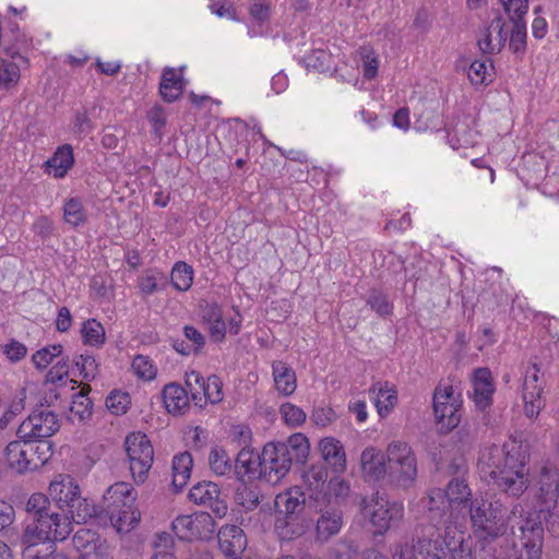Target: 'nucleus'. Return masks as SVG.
Wrapping results in <instances>:
<instances>
[{
    "label": "nucleus",
    "instance_id": "774afa93",
    "mask_svg": "<svg viewBox=\"0 0 559 559\" xmlns=\"http://www.w3.org/2000/svg\"><path fill=\"white\" fill-rule=\"evenodd\" d=\"M4 353L11 361H19L26 356V346L17 341L12 340L4 347Z\"/></svg>",
    "mask_w": 559,
    "mask_h": 559
},
{
    "label": "nucleus",
    "instance_id": "a878e982",
    "mask_svg": "<svg viewBox=\"0 0 559 559\" xmlns=\"http://www.w3.org/2000/svg\"><path fill=\"white\" fill-rule=\"evenodd\" d=\"M369 394L374 401L380 416L389 414L397 402V393L394 385L389 382H376L369 389Z\"/></svg>",
    "mask_w": 559,
    "mask_h": 559
},
{
    "label": "nucleus",
    "instance_id": "680f3d73",
    "mask_svg": "<svg viewBox=\"0 0 559 559\" xmlns=\"http://www.w3.org/2000/svg\"><path fill=\"white\" fill-rule=\"evenodd\" d=\"M95 126L85 111L76 112L73 121V132L84 138L94 130Z\"/></svg>",
    "mask_w": 559,
    "mask_h": 559
},
{
    "label": "nucleus",
    "instance_id": "79ce46f5",
    "mask_svg": "<svg viewBox=\"0 0 559 559\" xmlns=\"http://www.w3.org/2000/svg\"><path fill=\"white\" fill-rule=\"evenodd\" d=\"M492 63L489 59L475 60L468 68V79L473 85H480L491 81Z\"/></svg>",
    "mask_w": 559,
    "mask_h": 559
},
{
    "label": "nucleus",
    "instance_id": "4c0bfd02",
    "mask_svg": "<svg viewBox=\"0 0 559 559\" xmlns=\"http://www.w3.org/2000/svg\"><path fill=\"white\" fill-rule=\"evenodd\" d=\"M194 271L191 265L183 261L175 263L171 270V284L180 292L188 290L193 283Z\"/></svg>",
    "mask_w": 559,
    "mask_h": 559
},
{
    "label": "nucleus",
    "instance_id": "6e6552de",
    "mask_svg": "<svg viewBox=\"0 0 559 559\" xmlns=\"http://www.w3.org/2000/svg\"><path fill=\"white\" fill-rule=\"evenodd\" d=\"M462 394L450 383H440L433 392V413L442 432L456 428L462 418Z\"/></svg>",
    "mask_w": 559,
    "mask_h": 559
},
{
    "label": "nucleus",
    "instance_id": "423d86ee",
    "mask_svg": "<svg viewBox=\"0 0 559 559\" xmlns=\"http://www.w3.org/2000/svg\"><path fill=\"white\" fill-rule=\"evenodd\" d=\"M48 491L59 509L66 510L71 520L78 524L86 523L96 514L95 504L81 496L79 484L70 475L56 476Z\"/></svg>",
    "mask_w": 559,
    "mask_h": 559
},
{
    "label": "nucleus",
    "instance_id": "c9c22d12",
    "mask_svg": "<svg viewBox=\"0 0 559 559\" xmlns=\"http://www.w3.org/2000/svg\"><path fill=\"white\" fill-rule=\"evenodd\" d=\"M63 219L75 228L86 222L87 215L81 199L70 198L66 201L63 205Z\"/></svg>",
    "mask_w": 559,
    "mask_h": 559
},
{
    "label": "nucleus",
    "instance_id": "37998d69",
    "mask_svg": "<svg viewBox=\"0 0 559 559\" xmlns=\"http://www.w3.org/2000/svg\"><path fill=\"white\" fill-rule=\"evenodd\" d=\"M513 23L510 32L509 47L513 52H523L526 47V24L523 17L510 19Z\"/></svg>",
    "mask_w": 559,
    "mask_h": 559
},
{
    "label": "nucleus",
    "instance_id": "ddd939ff",
    "mask_svg": "<svg viewBox=\"0 0 559 559\" xmlns=\"http://www.w3.org/2000/svg\"><path fill=\"white\" fill-rule=\"evenodd\" d=\"M185 383L195 406L204 408L207 403L218 404L224 399L223 382L216 374L206 379L198 371L186 372Z\"/></svg>",
    "mask_w": 559,
    "mask_h": 559
},
{
    "label": "nucleus",
    "instance_id": "f704fd0d",
    "mask_svg": "<svg viewBox=\"0 0 559 559\" xmlns=\"http://www.w3.org/2000/svg\"><path fill=\"white\" fill-rule=\"evenodd\" d=\"M211 471L218 476H226L234 472V463L228 453L222 448H213L209 454Z\"/></svg>",
    "mask_w": 559,
    "mask_h": 559
},
{
    "label": "nucleus",
    "instance_id": "9d476101",
    "mask_svg": "<svg viewBox=\"0 0 559 559\" xmlns=\"http://www.w3.org/2000/svg\"><path fill=\"white\" fill-rule=\"evenodd\" d=\"M361 510L365 516L374 528V534L383 535L391 525L402 521L404 516V506L400 501H391L379 492L368 501L362 499Z\"/></svg>",
    "mask_w": 559,
    "mask_h": 559
},
{
    "label": "nucleus",
    "instance_id": "aec40b11",
    "mask_svg": "<svg viewBox=\"0 0 559 559\" xmlns=\"http://www.w3.org/2000/svg\"><path fill=\"white\" fill-rule=\"evenodd\" d=\"M495 386L491 372L487 368H479L474 373L473 379V401L480 411H486L492 404V394Z\"/></svg>",
    "mask_w": 559,
    "mask_h": 559
},
{
    "label": "nucleus",
    "instance_id": "b1692460",
    "mask_svg": "<svg viewBox=\"0 0 559 559\" xmlns=\"http://www.w3.org/2000/svg\"><path fill=\"white\" fill-rule=\"evenodd\" d=\"M319 450L324 462L336 474H342L346 469V454L341 441L333 437L323 438L319 442Z\"/></svg>",
    "mask_w": 559,
    "mask_h": 559
},
{
    "label": "nucleus",
    "instance_id": "0eeeda50",
    "mask_svg": "<svg viewBox=\"0 0 559 559\" xmlns=\"http://www.w3.org/2000/svg\"><path fill=\"white\" fill-rule=\"evenodd\" d=\"M388 477L397 487H412L417 477V459L413 449L403 441H392L386 448Z\"/></svg>",
    "mask_w": 559,
    "mask_h": 559
},
{
    "label": "nucleus",
    "instance_id": "5fc2aeb1",
    "mask_svg": "<svg viewBox=\"0 0 559 559\" xmlns=\"http://www.w3.org/2000/svg\"><path fill=\"white\" fill-rule=\"evenodd\" d=\"M164 280L162 274L147 272L138 278V287L145 296H151L162 289L159 281Z\"/></svg>",
    "mask_w": 559,
    "mask_h": 559
},
{
    "label": "nucleus",
    "instance_id": "c85d7f7f",
    "mask_svg": "<svg viewBox=\"0 0 559 559\" xmlns=\"http://www.w3.org/2000/svg\"><path fill=\"white\" fill-rule=\"evenodd\" d=\"M183 87V79L175 69L167 68L163 71L159 83V94L166 103L177 100L181 96Z\"/></svg>",
    "mask_w": 559,
    "mask_h": 559
},
{
    "label": "nucleus",
    "instance_id": "bf43d9fd",
    "mask_svg": "<svg viewBox=\"0 0 559 559\" xmlns=\"http://www.w3.org/2000/svg\"><path fill=\"white\" fill-rule=\"evenodd\" d=\"M509 19L524 17L528 10V0H500Z\"/></svg>",
    "mask_w": 559,
    "mask_h": 559
},
{
    "label": "nucleus",
    "instance_id": "c03bdc74",
    "mask_svg": "<svg viewBox=\"0 0 559 559\" xmlns=\"http://www.w3.org/2000/svg\"><path fill=\"white\" fill-rule=\"evenodd\" d=\"M32 453L29 459L31 472L45 465L52 455V445L49 441H40L37 444L32 441Z\"/></svg>",
    "mask_w": 559,
    "mask_h": 559
},
{
    "label": "nucleus",
    "instance_id": "338daca9",
    "mask_svg": "<svg viewBox=\"0 0 559 559\" xmlns=\"http://www.w3.org/2000/svg\"><path fill=\"white\" fill-rule=\"evenodd\" d=\"M33 233L43 238H49L55 230V224L48 216H39L32 225Z\"/></svg>",
    "mask_w": 559,
    "mask_h": 559
},
{
    "label": "nucleus",
    "instance_id": "9b49d317",
    "mask_svg": "<svg viewBox=\"0 0 559 559\" xmlns=\"http://www.w3.org/2000/svg\"><path fill=\"white\" fill-rule=\"evenodd\" d=\"M124 447L134 483L144 484L154 460L151 441L144 433L132 432L127 436Z\"/></svg>",
    "mask_w": 559,
    "mask_h": 559
},
{
    "label": "nucleus",
    "instance_id": "6e6d98bb",
    "mask_svg": "<svg viewBox=\"0 0 559 559\" xmlns=\"http://www.w3.org/2000/svg\"><path fill=\"white\" fill-rule=\"evenodd\" d=\"M235 499L246 511L253 510L259 504L258 491L247 486L237 489Z\"/></svg>",
    "mask_w": 559,
    "mask_h": 559
},
{
    "label": "nucleus",
    "instance_id": "49530a36",
    "mask_svg": "<svg viewBox=\"0 0 559 559\" xmlns=\"http://www.w3.org/2000/svg\"><path fill=\"white\" fill-rule=\"evenodd\" d=\"M367 305L380 317H388L393 311V305L388 296L378 289L370 292Z\"/></svg>",
    "mask_w": 559,
    "mask_h": 559
},
{
    "label": "nucleus",
    "instance_id": "5701e85b",
    "mask_svg": "<svg viewBox=\"0 0 559 559\" xmlns=\"http://www.w3.org/2000/svg\"><path fill=\"white\" fill-rule=\"evenodd\" d=\"M189 394L186 388L176 382L166 384L162 392L166 411L175 416L185 414L190 407Z\"/></svg>",
    "mask_w": 559,
    "mask_h": 559
},
{
    "label": "nucleus",
    "instance_id": "a19ab883",
    "mask_svg": "<svg viewBox=\"0 0 559 559\" xmlns=\"http://www.w3.org/2000/svg\"><path fill=\"white\" fill-rule=\"evenodd\" d=\"M349 493V485L340 477H333L329 480L326 489L324 490L323 498L326 499L328 503L338 504Z\"/></svg>",
    "mask_w": 559,
    "mask_h": 559
},
{
    "label": "nucleus",
    "instance_id": "c756f323",
    "mask_svg": "<svg viewBox=\"0 0 559 559\" xmlns=\"http://www.w3.org/2000/svg\"><path fill=\"white\" fill-rule=\"evenodd\" d=\"M193 466L192 455L189 452L179 453L173 459V487L180 491L188 483Z\"/></svg>",
    "mask_w": 559,
    "mask_h": 559
},
{
    "label": "nucleus",
    "instance_id": "4468645a",
    "mask_svg": "<svg viewBox=\"0 0 559 559\" xmlns=\"http://www.w3.org/2000/svg\"><path fill=\"white\" fill-rule=\"evenodd\" d=\"M57 415L47 409H35L17 428L20 439L37 441L51 437L59 429Z\"/></svg>",
    "mask_w": 559,
    "mask_h": 559
},
{
    "label": "nucleus",
    "instance_id": "e2e57ef3",
    "mask_svg": "<svg viewBox=\"0 0 559 559\" xmlns=\"http://www.w3.org/2000/svg\"><path fill=\"white\" fill-rule=\"evenodd\" d=\"M69 376V359H61L47 372V382L56 384L66 380Z\"/></svg>",
    "mask_w": 559,
    "mask_h": 559
},
{
    "label": "nucleus",
    "instance_id": "603ef678",
    "mask_svg": "<svg viewBox=\"0 0 559 559\" xmlns=\"http://www.w3.org/2000/svg\"><path fill=\"white\" fill-rule=\"evenodd\" d=\"M133 372L143 380H153L156 377V368L151 359L143 355H138L132 360Z\"/></svg>",
    "mask_w": 559,
    "mask_h": 559
},
{
    "label": "nucleus",
    "instance_id": "7ed1b4c3",
    "mask_svg": "<svg viewBox=\"0 0 559 559\" xmlns=\"http://www.w3.org/2000/svg\"><path fill=\"white\" fill-rule=\"evenodd\" d=\"M478 469L502 492L519 498L530 486L527 453L521 441L510 439L503 445L485 448L478 459Z\"/></svg>",
    "mask_w": 559,
    "mask_h": 559
},
{
    "label": "nucleus",
    "instance_id": "39448f33",
    "mask_svg": "<svg viewBox=\"0 0 559 559\" xmlns=\"http://www.w3.org/2000/svg\"><path fill=\"white\" fill-rule=\"evenodd\" d=\"M136 497L133 486L126 481L111 485L104 493L102 509L117 531H130L139 523Z\"/></svg>",
    "mask_w": 559,
    "mask_h": 559
},
{
    "label": "nucleus",
    "instance_id": "72a5a7b5",
    "mask_svg": "<svg viewBox=\"0 0 559 559\" xmlns=\"http://www.w3.org/2000/svg\"><path fill=\"white\" fill-rule=\"evenodd\" d=\"M69 412V419L72 421H82L91 416L92 402L85 392V388L73 395Z\"/></svg>",
    "mask_w": 559,
    "mask_h": 559
},
{
    "label": "nucleus",
    "instance_id": "f3484780",
    "mask_svg": "<svg viewBox=\"0 0 559 559\" xmlns=\"http://www.w3.org/2000/svg\"><path fill=\"white\" fill-rule=\"evenodd\" d=\"M506 26L502 17H496L480 31L477 43L484 53L492 55L501 51L509 35V29Z\"/></svg>",
    "mask_w": 559,
    "mask_h": 559
},
{
    "label": "nucleus",
    "instance_id": "bb28decb",
    "mask_svg": "<svg viewBox=\"0 0 559 559\" xmlns=\"http://www.w3.org/2000/svg\"><path fill=\"white\" fill-rule=\"evenodd\" d=\"M447 500L450 502V508L454 513L456 509L463 508L469 510V503L473 501L472 489L463 478H453L444 490Z\"/></svg>",
    "mask_w": 559,
    "mask_h": 559
},
{
    "label": "nucleus",
    "instance_id": "13d9d810",
    "mask_svg": "<svg viewBox=\"0 0 559 559\" xmlns=\"http://www.w3.org/2000/svg\"><path fill=\"white\" fill-rule=\"evenodd\" d=\"M330 55L324 50H313L305 57V62L308 68L317 69L322 72L329 68Z\"/></svg>",
    "mask_w": 559,
    "mask_h": 559
},
{
    "label": "nucleus",
    "instance_id": "dca6fc26",
    "mask_svg": "<svg viewBox=\"0 0 559 559\" xmlns=\"http://www.w3.org/2000/svg\"><path fill=\"white\" fill-rule=\"evenodd\" d=\"M188 497L195 504L211 509L217 518H223L227 512V504L221 499V490L212 481L198 483L190 489Z\"/></svg>",
    "mask_w": 559,
    "mask_h": 559
},
{
    "label": "nucleus",
    "instance_id": "f03ea898",
    "mask_svg": "<svg viewBox=\"0 0 559 559\" xmlns=\"http://www.w3.org/2000/svg\"><path fill=\"white\" fill-rule=\"evenodd\" d=\"M519 518L522 550L519 559H540L544 528L531 511L515 503L510 511L500 499L474 497L469 503L468 519L475 538L492 543L504 536L510 528V520Z\"/></svg>",
    "mask_w": 559,
    "mask_h": 559
},
{
    "label": "nucleus",
    "instance_id": "de8ad7c7",
    "mask_svg": "<svg viewBox=\"0 0 559 559\" xmlns=\"http://www.w3.org/2000/svg\"><path fill=\"white\" fill-rule=\"evenodd\" d=\"M25 509L29 522L38 518L39 514H45V512L52 510L48 498L39 492L33 493L28 498Z\"/></svg>",
    "mask_w": 559,
    "mask_h": 559
},
{
    "label": "nucleus",
    "instance_id": "a18cd8bd",
    "mask_svg": "<svg viewBox=\"0 0 559 559\" xmlns=\"http://www.w3.org/2000/svg\"><path fill=\"white\" fill-rule=\"evenodd\" d=\"M62 349L63 347L60 344L43 347L34 353L32 360L36 368L45 369L52 362L55 358L61 356Z\"/></svg>",
    "mask_w": 559,
    "mask_h": 559
},
{
    "label": "nucleus",
    "instance_id": "0e129e2a",
    "mask_svg": "<svg viewBox=\"0 0 559 559\" xmlns=\"http://www.w3.org/2000/svg\"><path fill=\"white\" fill-rule=\"evenodd\" d=\"M251 16L259 23H264L271 15V3L269 0H253L250 5Z\"/></svg>",
    "mask_w": 559,
    "mask_h": 559
},
{
    "label": "nucleus",
    "instance_id": "6ab92c4d",
    "mask_svg": "<svg viewBox=\"0 0 559 559\" xmlns=\"http://www.w3.org/2000/svg\"><path fill=\"white\" fill-rule=\"evenodd\" d=\"M75 163L71 144H62L56 148L51 157L43 165L44 171L55 179L64 178Z\"/></svg>",
    "mask_w": 559,
    "mask_h": 559
},
{
    "label": "nucleus",
    "instance_id": "f8f14e48",
    "mask_svg": "<svg viewBox=\"0 0 559 559\" xmlns=\"http://www.w3.org/2000/svg\"><path fill=\"white\" fill-rule=\"evenodd\" d=\"M293 460L281 442L266 443L259 455V478L275 485L289 472Z\"/></svg>",
    "mask_w": 559,
    "mask_h": 559
},
{
    "label": "nucleus",
    "instance_id": "20e7f679",
    "mask_svg": "<svg viewBox=\"0 0 559 559\" xmlns=\"http://www.w3.org/2000/svg\"><path fill=\"white\" fill-rule=\"evenodd\" d=\"M71 533L69 516L50 510L28 522L21 537L23 559H40L53 551V542L66 539Z\"/></svg>",
    "mask_w": 559,
    "mask_h": 559
},
{
    "label": "nucleus",
    "instance_id": "2f4dec72",
    "mask_svg": "<svg viewBox=\"0 0 559 559\" xmlns=\"http://www.w3.org/2000/svg\"><path fill=\"white\" fill-rule=\"evenodd\" d=\"M304 502V493L297 488L281 492L275 498L277 511L286 515L295 514Z\"/></svg>",
    "mask_w": 559,
    "mask_h": 559
},
{
    "label": "nucleus",
    "instance_id": "473e14b6",
    "mask_svg": "<svg viewBox=\"0 0 559 559\" xmlns=\"http://www.w3.org/2000/svg\"><path fill=\"white\" fill-rule=\"evenodd\" d=\"M282 445L287 447L288 454L294 462L304 464L309 455V440L302 433L292 435L287 442H281Z\"/></svg>",
    "mask_w": 559,
    "mask_h": 559
},
{
    "label": "nucleus",
    "instance_id": "09e8293b",
    "mask_svg": "<svg viewBox=\"0 0 559 559\" xmlns=\"http://www.w3.org/2000/svg\"><path fill=\"white\" fill-rule=\"evenodd\" d=\"M74 366L79 371V376L84 380L91 381L95 379L98 365L94 356L88 354H81L74 358Z\"/></svg>",
    "mask_w": 559,
    "mask_h": 559
},
{
    "label": "nucleus",
    "instance_id": "f257e3e1",
    "mask_svg": "<svg viewBox=\"0 0 559 559\" xmlns=\"http://www.w3.org/2000/svg\"><path fill=\"white\" fill-rule=\"evenodd\" d=\"M431 527H423L412 543L391 547L392 559H476L472 542L450 508L444 490L432 488L421 499Z\"/></svg>",
    "mask_w": 559,
    "mask_h": 559
},
{
    "label": "nucleus",
    "instance_id": "2eb2a0df",
    "mask_svg": "<svg viewBox=\"0 0 559 559\" xmlns=\"http://www.w3.org/2000/svg\"><path fill=\"white\" fill-rule=\"evenodd\" d=\"M171 527L182 540L205 539L214 531V521L207 512H195L177 516Z\"/></svg>",
    "mask_w": 559,
    "mask_h": 559
},
{
    "label": "nucleus",
    "instance_id": "a211bd4d",
    "mask_svg": "<svg viewBox=\"0 0 559 559\" xmlns=\"http://www.w3.org/2000/svg\"><path fill=\"white\" fill-rule=\"evenodd\" d=\"M218 546L221 551L229 558H238L247 547V536L237 525H224L219 528Z\"/></svg>",
    "mask_w": 559,
    "mask_h": 559
},
{
    "label": "nucleus",
    "instance_id": "69168bd1",
    "mask_svg": "<svg viewBox=\"0 0 559 559\" xmlns=\"http://www.w3.org/2000/svg\"><path fill=\"white\" fill-rule=\"evenodd\" d=\"M379 60L374 52L369 50L362 55L361 71L366 80H372L378 74Z\"/></svg>",
    "mask_w": 559,
    "mask_h": 559
},
{
    "label": "nucleus",
    "instance_id": "58836bf2",
    "mask_svg": "<svg viewBox=\"0 0 559 559\" xmlns=\"http://www.w3.org/2000/svg\"><path fill=\"white\" fill-rule=\"evenodd\" d=\"M85 345L100 347L105 343V329L96 319L86 320L81 329Z\"/></svg>",
    "mask_w": 559,
    "mask_h": 559
},
{
    "label": "nucleus",
    "instance_id": "412c9836",
    "mask_svg": "<svg viewBox=\"0 0 559 559\" xmlns=\"http://www.w3.org/2000/svg\"><path fill=\"white\" fill-rule=\"evenodd\" d=\"M5 460L10 468L22 474L31 472L29 459L32 453V441L20 439L11 441L4 451Z\"/></svg>",
    "mask_w": 559,
    "mask_h": 559
},
{
    "label": "nucleus",
    "instance_id": "1a4fd4ad",
    "mask_svg": "<svg viewBox=\"0 0 559 559\" xmlns=\"http://www.w3.org/2000/svg\"><path fill=\"white\" fill-rule=\"evenodd\" d=\"M559 471L556 467L544 465L540 469L535 491V512L534 516L539 519L540 515L545 520L555 518L559 512ZM540 522V520H538Z\"/></svg>",
    "mask_w": 559,
    "mask_h": 559
},
{
    "label": "nucleus",
    "instance_id": "ea45409f",
    "mask_svg": "<svg viewBox=\"0 0 559 559\" xmlns=\"http://www.w3.org/2000/svg\"><path fill=\"white\" fill-rule=\"evenodd\" d=\"M21 78V69L11 59L0 58V88L10 90L14 87Z\"/></svg>",
    "mask_w": 559,
    "mask_h": 559
},
{
    "label": "nucleus",
    "instance_id": "3c124183",
    "mask_svg": "<svg viewBox=\"0 0 559 559\" xmlns=\"http://www.w3.org/2000/svg\"><path fill=\"white\" fill-rule=\"evenodd\" d=\"M280 413L286 425L297 427L306 421L307 415L302 408L292 403H284L280 407Z\"/></svg>",
    "mask_w": 559,
    "mask_h": 559
},
{
    "label": "nucleus",
    "instance_id": "4be33fe9",
    "mask_svg": "<svg viewBox=\"0 0 559 559\" xmlns=\"http://www.w3.org/2000/svg\"><path fill=\"white\" fill-rule=\"evenodd\" d=\"M364 476L369 480H379L388 475L386 456L373 447L366 448L360 456Z\"/></svg>",
    "mask_w": 559,
    "mask_h": 559
},
{
    "label": "nucleus",
    "instance_id": "393cba45",
    "mask_svg": "<svg viewBox=\"0 0 559 559\" xmlns=\"http://www.w3.org/2000/svg\"><path fill=\"white\" fill-rule=\"evenodd\" d=\"M272 376L277 392L284 396L292 395L297 389L294 369L282 360L272 362Z\"/></svg>",
    "mask_w": 559,
    "mask_h": 559
},
{
    "label": "nucleus",
    "instance_id": "cd10ccee",
    "mask_svg": "<svg viewBox=\"0 0 559 559\" xmlns=\"http://www.w3.org/2000/svg\"><path fill=\"white\" fill-rule=\"evenodd\" d=\"M342 525V512L338 509L331 507L325 511H321L316 526L318 539L328 540L340 532Z\"/></svg>",
    "mask_w": 559,
    "mask_h": 559
},
{
    "label": "nucleus",
    "instance_id": "864d4df0",
    "mask_svg": "<svg viewBox=\"0 0 559 559\" xmlns=\"http://www.w3.org/2000/svg\"><path fill=\"white\" fill-rule=\"evenodd\" d=\"M24 390L20 392L19 396L12 400L5 407L3 415L0 417V429H5L16 415L24 409Z\"/></svg>",
    "mask_w": 559,
    "mask_h": 559
},
{
    "label": "nucleus",
    "instance_id": "8fccbe9b",
    "mask_svg": "<svg viewBox=\"0 0 559 559\" xmlns=\"http://www.w3.org/2000/svg\"><path fill=\"white\" fill-rule=\"evenodd\" d=\"M131 404V397L127 392L114 391L106 399V406L114 415L127 413Z\"/></svg>",
    "mask_w": 559,
    "mask_h": 559
},
{
    "label": "nucleus",
    "instance_id": "4d7b16f0",
    "mask_svg": "<svg viewBox=\"0 0 559 559\" xmlns=\"http://www.w3.org/2000/svg\"><path fill=\"white\" fill-rule=\"evenodd\" d=\"M147 119L152 124L153 132L158 140L163 138V129L166 126V114L162 106L156 105L147 112Z\"/></svg>",
    "mask_w": 559,
    "mask_h": 559
},
{
    "label": "nucleus",
    "instance_id": "052dcab7",
    "mask_svg": "<svg viewBox=\"0 0 559 559\" xmlns=\"http://www.w3.org/2000/svg\"><path fill=\"white\" fill-rule=\"evenodd\" d=\"M230 437L241 449H247L251 442L252 432L248 425L238 424L231 427Z\"/></svg>",
    "mask_w": 559,
    "mask_h": 559
},
{
    "label": "nucleus",
    "instance_id": "e433bc0d",
    "mask_svg": "<svg viewBox=\"0 0 559 559\" xmlns=\"http://www.w3.org/2000/svg\"><path fill=\"white\" fill-rule=\"evenodd\" d=\"M538 372L539 369L536 365H533L530 368L524 377L523 383V401L524 402H543L542 393L543 388L537 383L538 382Z\"/></svg>",
    "mask_w": 559,
    "mask_h": 559
},
{
    "label": "nucleus",
    "instance_id": "7c9ffc66",
    "mask_svg": "<svg viewBox=\"0 0 559 559\" xmlns=\"http://www.w3.org/2000/svg\"><path fill=\"white\" fill-rule=\"evenodd\" d=\"M259 455L253 450L247 448L241 449L234 463V472L239 477L248 478L259 477L260 466L258 465Z\"/></svg>",
    "mask_w": 559,
    "mask_h": 559
}]
</instances>
